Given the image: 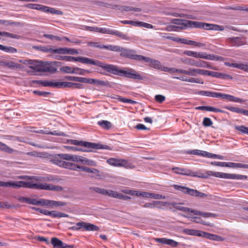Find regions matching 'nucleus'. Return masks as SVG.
<instances>
[{"mask_svg": "<svg viewBox=\"0 0 248 248\" xmlns=\"http://www.w3.org/2000/svg\"><path fill=\"white\" fill-rule=\"evenodd\" d=\"M0 186L13 187H28L31 188H37L47 190H53L60 191L62 190V187L58 186H55L46 183H33L32 182L19 181L16 182H4L0 181Z\"/></svg>", "mask_w": 248, "mask_h": 248, "instance_id": "nucleus-1", "label": "nucleus"}, {"mask_svg": "<svg viewBox=\"0 0 248 248\" xmlns=\"http://www.w3.org/2000/svg\"><path fill=\"white\" fill-rule=\"evenodd\" d=\"M106 69V71L115 75L124 76L126 78L135 79L141 80L143 78L139 72L133 69L125 68L119 70L116 66L112 64H108Z\"/></svg>", "mask_w": 248, "mask_h": 248, "instance_id": "nucleus-2", "label": "nucleus"}, {"mask_svg": "<svg viewBox=\"0 0 248 248\" xmlns=\"http://www.w3.org/2000/svg\"><path fill=\"white\" fill-rule=\"evenodd\" d=\"M160 70L166 72H168L170 74L177 73L183 75V76L176 77L174 78L180 80L183 82H187L190 83H195L199 84H203L202 80L200 78H187L185 76L186 74V70L183 69H178L175 68H170L166 66H163L162 65L159 69Z\"/></svg>", "mask_w": 248, "mask_h": 248, "instance_id": "nucleus-3", "label": "nucleus"}, {"mask_svg": "<svg viewBox=\"0 0 248 248\" xmlns=\"http://www.w3.org/2000/svg\"><path fill=\"white\" fill-rule=\"evenodd\" d=\"M210 174L216 177H218L224 179H229L233 180H243L246 179L247 176L246 175L227 173L217 171H210Z\"/></svg>", "mask_w": 248, "mask_h": 248, "instance_id": "nucleus-4", "label": "nucleus"}, {"mask_svg": "<svg viewBox=\"0 0 248 248\" xmlns=\"http://www.w3.org/2000/svg\"><path fill=\"white\" fill-rule=\"evenodd\" d=\"M130 195L132 196H136L137 197H142L147 198H151L154 199H164L165 197L158 194L155 193H151L145 191L133 190L131 192H129Z\"/></svg>", "mask_w": 248, "mask_h": 248, "instance_id": "nucleus-5", "label": "nucleus"}, {"mask_svg": "<svg viewBox=\"0 0 248 248\" xmlns=\"http://www.w3.org/2000/svg\"><path fill=\"white\" fill-rule=\"evenodd\" d=\"M119 52L120 53V55L122 57L139 61H140L142 56L136 54V52L134 50L121 46L120 47Z\"/></svg>", "mask_w": 248, "mask_h": 248, "instance_id": "nucleus-6", "label": "nucleus"}, {"mask_svg": "<svg viewBox=\"0 0 248 248\" xmlns=\"http://www.w3.org/2000/svg\"><path fill=\"white\" fill-rule=\"evenodd\" d=\"M177 190H180L185 194H188L192 196L203 198L207 196V195L204 193L201 192L197 190L190 189L187 187L181 186H175Z\"/></svg>", "mask_w": 248, "mask_h": 248, "instance_id": "nucleus-7", "label": "nucleus"}, {"mask_svg": "<svg viewBox=\"0 0 248 248\" xmlns=\"http://www.w3.org/2000/svg\"><path fill=\"white\" fill-rule=\"evenodd\" d=\"M76 62H79L82 63L90 64L96 65L102 68L104 70L106 71V67L108 66V64H105L101 62L98 61H94L92 59H89L87 57H77Z\"/></svg>", "mask_w": 248, "mask_h": 248, "instance_id": "nucleus-8", "label": "nucleus"}, {"mask_svg": "<svg viewBox=\"0 0 248 248\" xmlns=\"http://www.w3.org/2000/svg\"><path fill=\"white\" fill-rule=\"evenodd\" d=\"M187 27H191L194 28H197L200 29H204L205 30L208 29H214V28H211L212 26H213V24H209V23H205L202 22L198 21H193L187 20Z\"/></svg>", "mask_w": 248, "mask_h": 248, "instance_id": "nucleus-9", "label": "nucleus"}, {"mask_svg": "<svg viewBox=\"0 0 248 248\" xmlns=\"http://www.w3.org/2000/svg\"><path fill=\"white\" fill-rule=\"evenodd\" d=\"M210 71L198 68H189L186 70V76L196 77L198 75L210 76Z\"/></svg>", "mask_w": 248, "mask_h": 248, "instance_id": "nucleus-10", "label": "nucleus"}, {"mask_svg": "<svg viewBox=\"0 0 248 248\" xmlns=\"http://www.w3.org/2000/svg\"><path fill=\"white\" fill-rule=\"evenodd\" d=\"M187 20L182 19H173L172 23L177 25L173 26L172 30L175 31H179L180 30L186 29L187 27Z\"/></svg>", "mask_w": 248, "mask_h": 248, "instance_id": "nucleus-11", "label": "nucleus"}, {"mask_svg": "<svg viewBox=\"0 0 248 248\" xmlns=\"http://www.w3.org/2000/svg\"><path fill=\"white\" fill-rule=\"evenodd\" d=\"M174 172L178 174L186 175L191 177L198 176L197 173L192 171L191 170L187 169H183L178 167H175L172 169Z\"/></svg>", "mask_w": 248, "mask_h": 248, "instance_id": "nucleus-12", "label": "nucleus"}, {"mask_svg": "<svg viewBox=\"0 0 248 248\" xmlns=\"http://www.w3.org/2000/svg\"><path fill=\"white\" fill-rule=\"evenodd\" d=\"M140 61H144L145 62L149 63L150 66L159 70L161 65V63L159 61L142 55L141 56Z\"/></svg>", "mask_w": 248, "mask_h": 248, "instance_id": "nucleus-13", "label": "nucleus"}, {"mask_svg": "<svg viewBox=\"0 0 248 248\" xmlns=\"http://www.w3.org/2000/svg\"><path fill=\"white\" fill-rule=\"evenodd\" d=\"M227 41V43L234 46L238 47L245 45L244 40L238 37L228 38Z\"/></svg>", "mask_w": 248, "mask_h": 248, "instance_id": "nucleus-14", "label": "nucleus"}, {"mask_svg": "<svg viewBox=\"0 0 248 248\" xmlns=\"http://www.w3.org/2000/svg\"><path fill=\"white\" fill-rule=\"evenodd\" d=\"M193 57L209 60H214L216 59V56L213 54H208L205 52L194 51Z\"/></svg>", "mask_w": 248, "mask_h": 248, "instance_id": "nucleus-15", "label": "nucleus"}, {"mask_svg": "<svg viewBox=\"0 0 248 248\" xmlns=\"http://www.w3.org/2000/svg\"><path fill=\"white\" fill-rule=\"evenodd\" d=\"M78 226H82V228L88 231H96L99 230V228L97 226L85 222H78Z\"/></svg>", "mask_w": 248, "mask_h": 248, "instance_id": "nucleus-16", "label": "nucleus"}, {"mask_svg": "<svg viewBox=\"0 0 248 248\" xmlns=\"http://www.w3.org/2000/svg\"><path fill=\"white\" fill-rule=\"evenodd\" d=\"M91 189L98 193L102 194L103 195H107L110 197H113L114 191L113 190H106L105 189L97 187H92Z\"/></svg>", "mask_w": 248, "mask_h": 248, "instance_id": "nucleus-17", "label": "nucleus"}, {"mask_svg": "<svg viewBox=\"0 0 248 248\" xmlns=\"http://www.w3.org/2000/svg\"><path fill=\"white\" fill-rule=\"evenodd\" d=\"M43 62L33 60L31 65L29 68L37 72H43Z\"/></svg>", "mask_w": 248, "mask_h": 248, "instance_id": "nucleus-18", "label": "nucleus"}, {"mask_svg": "<svg viewBox=\"0 0 248 248\" xmlns=\"http://www.w3.org/2000/svg\"><path fill=\"white\" fill-rule=\"evenodd\" d=\"M69 143L71 144L79 146H80L79 147H82L84 149L86 148L89 149V147H90V146L92 145V144H91V142L79 141L76 140H70Z\"/></svg>", "mask_w": 248, "mask_h": 248, "instance_id": "nucleus-19", "label": "nucleus"}, {"mask_svg": "<svg viewBox=\"0 0 248 248\" xmlns=\"http://www.w3.org/2000/svg\"><path fill=\"white\" fill-rule=\"evenodd\" d=\"M51 242L54 248H65L68 247L67 245L56 237L52 238Z\"/></svg>", "mask_w": 248, "mask_h": 248, "instance_id": "nucleus-20", "label": "nucleus"}, {"mask_svg": "<svg viewBox=\"0 0 248 248\" xmlns=\"http://www.w3.org/2000/svg\"><path fill=\"white\" fill-rule=\"evenodd\" d=\"M43 72H49L52 73L57 71V68L51 63L47 62H43Z\"/></svg>", "mask_w": 248, "mask_h": 248, "instance_id": "nucleus-21", "label": "nucleus"}, {"mask_svg": "<svg viewBox=\"0 0 248 248\" xmlns=\"http://www.w3.org/2000/svg\"><path fill=\"white\" fill-rule=\"evenodd\" d=\"M33 132L37 133H41V134H49L52 135H57V136H62L63 135V133L62 132L59 133L57 131H50L49 130V128H45L44 129H40L38 130H34Z\"/></svg>", "mask_w": 248, "mask_h": 248, "instance_id": "nucleus-22", "label": "nucleus"}, {"mask_svg": "<svg viewBox=\"0 0 248 248\" xmlns=\"http://www.w3.org/2000/svg\"><path fill=\"white\" fill-rule=\"evenodd\" d=\"M225 167L231 168L248 169V164L240 163L226 162Z\"/></svg>", "mask_w": 248, "mask_h": 248, "instance_id": "nucleus-23", "label": "nucleus"}, {"mask_svg": "<svg viewBox=\"0 0 248 248\" xmlns=\"http://www.w3.org/2000/svg\"><path fill=\"white\" fill-rule=\"evenodd\" d=\"M90 84H96L99 86L109 87L110 86V82L107 80L103 81L97 79L90 78Z\"/></svg>", "mask_w": 248, "mask_h": 248, "instance_id": "nucleus-24", "label": "nucleus"}, {"mask_svg": "<svg viewBox=\"0 0 248 248\" xmlns=\"http://www.w3.org/2000/svg\"><path fill=\"white\" fill-rule=\"evenodd\" d=\"M111 99H116L119 100L120 102L129 103L131 104H134L136 103V102L130 99L123 98L121 96L116 94H113L109 96Z\"/></svg>", "mask_w": 248, "mask_h": 248, "instance_id": "nucleus-25", "label": "nucleus"}, {"mask_svg": "<svg viewBox=\"0 0 248 248\" xmlns=\"http://www.w3.org/2000/svg\"><path fill=\"white\" fill-rule=\"evenodd\" d=\"M225 109L231 111L232 112H234L237 113L243 114L244 115L247 116L248 110L243 109L242 108H239L232 107H229L225 106L224 107Z\"/></svg>", "mask_w": 248, "mask_h": 248, "instance_id": "nucleus-26", "label": "nucleus"}, {"mask_svg": "<svg viewBox=\"0 0 248 248\" xmlns=\"http://www.w3.org/2000/svg\"><path fill=\"white\" fill-rule=\"evenodd\" d=\"M198 94L202 96L211 97L213 98H218V93L208 91H200L198 92Z\"/></svg>", "mask_w": 248, "mask_h": 248, "instance_id": "nucleus-27", "label": "nucleus"}, {"mask_svg": "<svg viewBox=\"0 0 248 248\" xmlns=\"http://www.w3.org/2000/svg\"><path fill=\"white\" fill-rule=\"evenodd\" d=\"M43 12L46 13H50L56 15H61L62 14V11L46 6H44L43 8Z\"/></svg>", "mask_w": 248, "mask_h": 248, "instance_id": "nucleus-28", "label": "nucleus"}, {"mask_svg": "<svg viewBox=\"0 0 248 248\" xmlns=\"http://www.w3.org/2000/svg\"><path fill=\"white\" fill-rule=\"evenodd\" d=\"M224 64L225 65H226L227 66L236 68L245 71L246 64L232 63V62H225Z\"/></svg>", "mask_w": 248, "mask_h": 248, "instance_id": "nucleus-29", "label": "nucleus"}, {"mask_svg": "<svg viewBox=\"0 0 248 248\" xmlns=\"http://www.w3.org/2000/svg\"><path fill=\"white\" fill-rule=\"evenodd\" d=\"M122 159L110 158L108 159L107 162L110 165L115 167H121Z\"/></svg>", "mask_w": 248, "mask_h": 248, "instance_id": "nucleus-30", "label": "nucleus"}, {"mask_svg": "<svg viewBox=\"0 0 248 248\" xmlns=\"http://www.w3.org/2000/svg\"><path fill=\"white\" fill-rule=\"evenodd\" d=\"M191 154L201 155L204 157L209 158L211 157V153L199 150H194L190 152Z\"/></svg>", "mask_w": 248, "mask_h": 248, "instance_id": "nucleus-31", "label": "nucleus"}, {"mask_svg": "<svg viewBox=\"0 0 248 248\" xmlns=\"http://www.w3.org/2000/svg\"><path fill=\"white\" fill-rule=\"evenodd\" d=\"M38 82L44 87L58 88L59 86L58 82H53L50 81H39Z\"/></svg>", "mask_w": 248, "mask_h": 248, "instance_id": "nucleus-32", "label": "nucleus"}, {"mask_svg": "<svg viewBox=\"0 0 248 248\" xmlns=\"http://www.w3.org/2000/svg\"><path fill=\"white\" fill-rule=\"evenodd\" d=\"M2 66L8 67L11 68H19L20 65L19 64L15 63L13 62H2Z\"/></svg>", "mask_w": 248, "mask_h": 248, "instance_id": "nucleus-33", "label": "nucleus"}, {"mask_svg": "<svg viewBox=\"0 0 248 248\" xmlns=\"http://www.w3.org/2000/svg\"><path fill=\"white\" fill-rule=\"evenodd\" d=\"M50 51V53L53 54H66V47H60L58 48H50L48 50Z\"/></svg>", "mask_w": 248, "mask_h": 248, "instance_id": "nucleus-34", "label": "nucleus"}, {"mask_svg": "<svg viewBox=\"0 0 248 248\" xmlns=\"http://www.w3.org/2000/svg\"><path fill=\"white\" fill-rule=\"evenodd\" d=\"M63 168L70 170H78V168H79V166L64 161Z\"/></svg>", "mask_w": 248, "mask_h": 248, "instance_id": "nucleus-35", "label": "nucleus"}, {"mask_svg": "<svg viewBox=\"0 0 248 248\" xmlns=\"http://www.w3.org/2000/svg\"><path fill=\"white\" fill-rule=\"evenodd\" d=\"M78 169L81 170H82L85 171L88 173H93L95 174H98L99 172V170L95 169H92L88 167L82 166H79V168H78Z\"/></svg>", "mask_w": 248, "mask_h": 248, "instance_id": "nucleus-36", "label": "nucleus"}, {"mask_svg": "<svg viewBox=\"0 0 248 248\" xmlns=\"http://www.w3.org/2000/svg\"><path fill=\"white\" fill-rule=\"evenodd\" d=\"M91 144H92L91 147H89V149H106V150H110V147L105 145L102 144H98L95 143H93L91 142Z\"/></svg>", "mask_w": 248, "mask_h": 248, "instance_id": "nucleus-37", "label": "nucleus"}, {"mask_svg": "<svg viewBox=\"0 0 248 248\" xmlns=\"http://www.w3.org/2000/svg\"><path fill=\"white\" fill-rule=\"evenodd\" d=\"M90 72L88 70L83 69L78 67H74L73 74L84 75L86 73H89Z\"/></svg>", "mask_w": 248, "mask_h": 248, "instance_id": "nucleus-38", "label": "nucleus"}, {"mask_svg": "<svg viewBox=\"0 0 248 248\" xmlns=\"http://www.w3.org/2000/svg\"><path fill=\"white\" fill-rule=\"evenodd\" d=\"M44 5L39 4H34V3H30L27 4V7L31 9H35L40 10L43 12V8Z\"/></svg>", "mask_w": 248, "mask_h": 248, "instance_id": "nucleus-39", "label": "nucleus"}, {"mask_svg": "<svg viewBox=\"0 0 248 248\" xmlns=\"http://www.w3.org/2000/svg\"><path fill=\"white\" fill-rule=\"evenodd\" d=\"M98 31V32H100L104 34H108L113 35L114 34V32L115 30H112L109 28H99V29H97Z\"/></svg>", "mask_w": 248, "mask_h": 248, "instance_id": "nucleus-40", "label": "nucleus"}, {"mask_svg": "<svg viewBox=\"0 0 248 248\" xmlns=\"http://www.w3.org/2000/svg\"><path fill=\"white\" fill-rule=\"evenodd\" d=\"M74 83L69 82H58V88H70L73 89Z\"/></svg>", "mask_w": 248, "mask_h": 248, "instance_id": "nucleus-41", "label": "nucleus"}, {"mask_svg": "<svg viewBox=\"0 0 248 248\" xmlns=\"http://www.w3.org/2000/svg\"><path fill=\"white\" fill-rule=\"evenodd\" d=\"M58 60H61L66 62L76 61L77 57L68 56H57Z\"/></svg>", "mask_w": 248, "mask_h": 248, "instance_id": "nucleus-42", "label": "nucleus"}, {"mask_svg": "<svg viewBox=\"0 0 248 248\" xmlns=\"http://www.w3.org/2000/svg\"><path fill=\"white\" fill-rule=\"evenodd\" d=\"M121 167H123L127 169H132L135 168L134 165H133L131 162L124 159L122 160Z\"/></svg>", "mask_w": 248, "mask_h": 248, "instance_id": "nucleus-43", "label": "nucleus"}, {"mask_svg": "<svg viewBox=\"0 0 248 248\" xmlns=\"http://www.w3.org/2000/svg\"><path fill=\"white\" fill-rule=\"evenodd\" d=\"M120 46L116 45H104L103 48L108 49L115 52H119L120 50Z\"/></svg>", "mask_w": 248, "mask_h": 248, "instance_id": "nucleus-44", "label": "nucleus"}, {"mask_svg": "<svg viewBox=\"0 0 248 248\" xmlns=\"http://www.w3.org/2000/svg\"><path fill=\"white\" fill-rule=\"evenodd\" d=\"M114 35L119 37L124 40H129L130 39V38L126 34H124L122 32L117 30L115 31Z\"/></svg>", "mask_w": 248, "mask_h": 248, "instance_id": "nucleus-45", "label": "nucleus"}, {"mask_svg": "<svg viewBox=\"0 0 248 248\" xmlns=\"http://www.w3.org/2000/svg\"><path fill=\"white\" fill-rule=\"evenodd\" d=\"M207 239L217 241H222L224 240V239L220 236L210 233H208Z\"/></svg>", "mask_w": 248, "mask_h": 248, "instance_id": "nucleus-46", "label": "nucleus"}, {"mask_svg": "<svg viewBox=\"0 0 248 248\" xmlns=\"http://www.w3.org/2000/svg\"><path fill=\"white\" fill-rule=\"evenodd\" d=\"M97 124L105 129H108L111 127V123L108 121L102 120L98 121Z\"/></svg>", "mask_w": 248, "mask_h": 248, "instance_id": "nucleus-47", "label": "nucleus"}, {"mask_svg": "<svg viewBox=\"0 0 248 248\" xmlns=\"http://www.w3.org/2000/svg\"><path fill=\"white\" fill-rule=\"evenodd\" d=\"M119 199H124V200H128L131 199L129 196L124 195L123 194L119 193L117 192L114 191L113 197Z\"/></svg>", "mask_w": 248, "mask_h": 248, "instance_id": "nucleus-48", "label": "nucleus"}, {"mask_svg": "<svg viewBox=\"0 0 248 248\" xmlns=\"http://www.w3.org/2000/svg\"><path fill=\"white\" fill-rule=\"evenodd\" d=\"M0 149L8 153H12L13 152V150L12 149L1 142H0Z\"/></svg>", "mask_w": 248, "mask_h": 248, "instance_id": "nucleus-49", "label": "nucleus"}, {"mask_svg": "<svg viewBox=\"0 0 248 248\" xmlns=\"http://www.w3.org/2000/svg\"><path fill=\"white\" fill-rule=\"evenodd\" d=\"M84 165L91 166H96V163L95 161L89 159L86 157H83L82 163Z\"/></svg>", "mask_w": 248, "mask_h": 248, "instance_id": "nucleus-50", "label": "nucleus"}, {"mask_svg": "<svg viewBox=\"0 0 248 248\" xmlns=\"http://www.w3.org/2000/svg\"><path fill=\"white\" fill-rule=\"evenodd\" d=\"M235 129L243 134H248V127L244 125L235 126Z\"/></svg>", "mask_w": 248, "mask_h": 248, "instance_id": "nucleus-51", "label": "nucleus"}, {"mask_svg": "<svg viewBox=\"0 0 248 248\" xmlns=\"http://www.w3.org/2000/svg\"><path fill=\"white\" fill-rule=\"evenodd\" d=\"M197 67L211 68V66L206 62L203 61H198Z\"/></svg>", "mask_w": 248, "mask_h": 248, "instance_id": "nucleus-52", "label": "nucleus"}, {"mask_svg": "<svg viewBox=\"0 0 248 248\" xmlns=\"http://www.w3.org/2000/svg\"><path fill=\"white\" fill-rule=\"evenodd\" d=\"M27 155L35 157H44L46 156V154L42 152H37L35 151L27 153Z\"/></svg>", "mask_w": 248, "mask_h": 248, "instance_id": "nucleus-53", "label": "nucleus"}, {"mask_svg": "<svg viewBox=\"0 0 248 248\" xmlns=\"http://www.w3.org/2000/svg\"><path fill=\"white\" fill-rule=\"evenodd\" d=\"M233 95H231L228 94L223 93H218V98H221L223 99H226L229 101L232 102V99Z\"/></svg>", "mask_w": 248, "mask_h": 248, "instance_id": "nucleus-54", "label": "nucleus"}, {"mask_svg": "<svg viewBox=\"0 0 248 248\" xmlns=\"http://www.w3.org/2000/svg\"><path fill=\"white\" fill-rule=\"evenodd\" d=\"M65 147L66 149H69V150H71L74 151H83V152L91 151V150H88L87 149H84V148H83L82 147H77L69 146H66Z\"/></svg>", "mask_w": 248, "mask_h": 248, "instance_id": "nucleus-55", "label": "nucleus"}, {"mask_svg": "<svg viewBox=\"0 0 248 248\" xmlns=\"http://www.w3.org/2000/svg\"><path fill=\"white\" fill-rule=\"evenodd\" d=\"M73 68H74V67H73L66 66L62 67L60 68V70H61V71L65 73L73 74Z\"/></svg>", "mask_w": 248, "mask_h": 248, "instance_id": "nucleus-56", "label": "nucleus"}, {"mask_svg": "<svg viewBox=\"0 0 248 248\" xmlns=\"http://www.w3.org/2000/svg\"><path fill=\"white\" fill-rule=\"evenodd\" d=\"M103 3L104 7H107L108 8H110L112 9H118L120 10H121V8H122L121 6H120L118 5L111 4L107 3Z\"/></svg>", "mask_w": 248, "mask_h": 248, "instance_id": "nucleus-57", "label": "nucleus"}, {"mask_svg": "<svg viewBox=\"0 0 248 248\" xmlns=\"http://www.w3.org/2000/svg\"><path fill=\"white\" fill-rule=\"evenodd\" d=\"M2 51L8 52V53H15L17 52V50L16 48L12 47V46H4L3 47Z\"/></svg>", "mask_w": 248, "mask_h": 248, "instance_id": "nucleus-58", "label": "nucleus"}, {"mask_svg": "<svg viewBox=\"0 0 248 248\" xmlns=\"http://www.w3.org/2000/svg\"><path fill=\"white\" fill-rule=\"evenodd\" d=\"M122 8H121L122 11H134L136 12H140L141 11V9L139 8H135L133 7H130V6H122Z\"/></svg>", "mask_w": 248, "mask_h": 248, "instance_id": "nucleus-59", "label": "nucleus"}, {"mask_svg": "<svg viewBox=\"0 0 248 248\" xmlns=\"http://www.w3.org/2000/svg\"><path fill=\"white\" fill-rule=\"evenodd\" d=\"M189 45L197 46L198 47H202L205 46V44L201 42H198L192 40H190Z\"/></svg>", "mask_w": 248, "mask_h": 248, "instance_id": "nucleus-60", "label": "nucleus"}, {"mask_svg": "<svg viewBox=\"0 0 248 248\" xmlns=\"http://www.w3.org/2000/svg\"><path fill=\"white\" fill-rule=\"evenodd\" d=\"M58 156L62 159L71 161L72 155L67 154H59Z\"/></svg>", "mask_w": 248, "mask_h": 248, "instance_id": "nucleus-61", "label": "nucleus"}, {"mask_svg": "<svg viewBox=\"0 0 248 248\" xmlns=\"http://www.w3.org/2000/svg\"><path fill=\"white\" fill-rule=\"evenodd\" d=\"M50 205L54 206H62L66 205L65 202L50 200Z\"/></svg>", "mask_w": 248, "mask_h": 248, "instance_id": "nucleus-62", "label": "nucleus"}, {"mask_svg": "<svg viewBox=\"0 0 248 248\" xmlns=\"http://www.w3.org/2000/svg\"><path fill=\"white\" fill-rule=\"evenodd\" d=\"M155 98L157 102L161 103L165 100L166 97L161 94H157L155 96Z\"/></svg>", "mask_w": 248, "mask_h": 248, "instance_id": "nucleus-63", "label": "nucleus"}, {"mask_svg": "<svg viewBox=\"0 0 248 248\" xmlns=\"http://www.w3.org/2000/svg\"><path fill=\"white\" fill-rule=\"evenodd\" d=\"M202 124L204 126H210L212 125L213 122L210 118L205 117L203 119Z\"/></svg>", "mask_w": 248, "mask_h": 248, "instance_id": "nucleus-64", "label": "nucleus"}]
</instances>
